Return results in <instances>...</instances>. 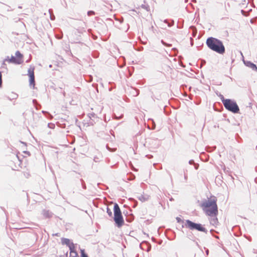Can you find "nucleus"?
Segmentation results:
<instances>
[{
    "instance_id": "obj_13",
    "label": "nucleus",
    "mask_w": 257,
    "mask_h": 257,
    "mask_svg": "<svg viewBox=\"0 0 257 257\" xmlns=\"http://www.w3.org/2000/svg\"><path fill=\"white\" fill-rule=\"evenodd\" d=\"M43 215L46 218H49L52 216V213L49 210H44L43 211Z\"/></svg>"
},
{
    "instance_id": "obj_15",
    "label": "nucleus",
    "mask_w": 257,
    "mask_h": 257,
    "mask_svg": "<svg viewBox=\"0 0 257 257\" xmlns=\"http://www.w3.org/2000/svg\"><path fill=\"white\" fill-rule=\"evenodd\" d=\"M49 13L50 14V19L51 20H54L55 17V16L53 14V11H52V9H49Z\"/></svg>"
},
{
    "instance_id": "obj_31",
    "label": "nucleus",
    "mask_w": 257,
    "mask_h": 257,
    "mask_svg": "<svg viewBox=\"0 0 257 257\" xmlns=\"http://www.w3.org/2000/svg\"><path fill=\"white\" fill-rule=\"evenodd\" d=\"M138 94H139V93H138V92H137V93L136 95H138Z\"/></svg>"
},
{
    "instance_id": "obj_17",
    "label": "nucleus",
    "mask_w": 257,
    "mask_h": 257,
    "mask_svg": "<svg viewBox=\"0 0 257 257\" xmlns=\"http://www.w3.org/2000/svg\"><path fill=\"white\" fill-rule=\"evenodd\" d=\"M214 218H213L211 221V223L213 224H215L216 223H217L218 222V220H217V218L216 217V216L214 217Z\"/></svg>"
},
{
    "instance_id": "obj_18",
    "label": "nucleus",
    "mask_w": 257,
    "mask_h": 257,
    "mask_svg": "<svg viewBox=\"0 0 257 257\" xmlns=\"http://www.w3.org/2000/svg\"><path fill=\"white\" fill-rule=\"evenodd\" d=\"M106 212L110 217L112 216V213L111 212V210L108 207H107Z\"/></svg>"
},
{
    "instance_id": "obj_20",
    "label": "nucleus",
    "mask_w": 257,
    "mask_h": 257,
    "mask_svg": "<svg viewBox=\"0 0 257 257\" xmlns=\"http://www.w3.org/2000/svg\"><path fill=\"white\" fill-rule=\"evenodd\" d=\"M55 124L52 123H49L48 124V127L50 128H54L55 127Z\"/></svg>"
},
{
    "instance_id": "obj_27",
    "label": "nucleus",
    "mask_w": 257,
    "mask_h": 257,
    "mask_svg": "<svg viewBox=\"0 0 257 257\" xmlns=\"http://www.w3.org/2000/svg\"><path fill=\"white\" fill-rule=\"evenodd\" d=\"M206 254H208V253H209V250H208V249H207V250H206Z\"/></svg>"
},
{
    "instance_id": "obj_12",
    "label": "nucleus",
    "mask_w": 257,
    "mask_h": 257,
    "mask_svg": "<svg viewBox=\"0 0 257 257\" xmlns=\"http://www.w3.org/2000/svg\"><path fill=\"white\" fill-rule=\"evenodd\" d=\"M61 242H62V243L63 244H66L68 247L69 246V245L70 244H71V243H72V242H70V239H69L68 238H61Z\"/></svg>"
},
{
    "instance_id": "obj_2",
    "label": "nucleus",
    "mask_w": 257,
    "mask_h": 257,
    "mask_svg": "<svg viewBox=\"0 0 257 257\" xmlns=\"http://www.w3.org/2000/svg\"><path fill=\"white\" fill-rule=\"evenodd\" d=\"M207 47L220 54L224 53L225 49L222 41L213 37H209L206 42Z\"/></svg>"
},
{
    "instance_id": "obj_29",
    "label": "nucleus",
    "mask_w": 257,
    "mask_h": 257,
    "mask_svg": "<svg viewBox=\"0 0 257 257\" xmlns=\"http://www.w3.org/2000/svg\"><path fill=\"white\" fill-rule=\"evenodd\" d=\"M115 117H116V119H118L120 118L121 117V116H120V117H116V116Z\"/></svg>"
},
{
    "instance_id": "obj_23",
    "label": "nucleus",
    "mask_w": 257,
    "mask_h": 257,
    "mask_svg": "<svg viewBox=\"0 0 257 257\" xmlns=\"http://www.w3.org/2000/svg\"><path fill=\"white\" fill-rule=\"evenodd\" d=\"M164 22L165 23L168 24V27H171V26H172V24H171L169 23L168 22V21H167V20H164Z\"/></svg>"
},
{
    "instance_id": "obj_25",
    "label": "nucleus",
    "mask_w": 257,
    "mask_h": 257,
    "mask_svg": "<svg viewBox=\"0 0 257 257\" xmlns=\"http://www.w3.org/2000/svg\"><path fill=\"white\" fill-rule=\"evenodd\" d=\"M189 164L192 165L194 163V162L193 160H191L189 161Z\"/></svg>"
},
{
    "instance_id": "obj_19",
    "label": "nucleus",
    "mask_w": 257,
    "mask_h": 257,
    "mask_svg": "<svg viewBox=\"0 0 257 257\" xmlns=\"http://www.w3.org/2000/svg\"><path fill=\"white\" fill-rule=\"evenodd\" d=\"M81 257H88V255L85 253L84 249H81Z\"/></svg>"
},
{
    "instance_id": "obj_8",
    "label": "nucleus",
    "mask_w": 257,
    "mask_h": 257,
    "mask_svg": "<svg viewBox=\"0 0 257 257\" xmlns=\"http://www.w3.org/2000/svg\"><path fill=\"white\" fill-rule=\"evenodd\" d=\"M243 63L246 66L251 68L253 71L257 72V67L254 64L249 61H243Z\"/></svg>"
},
{
    "instance_id": "obj_16",
    "label": "nucleus",
    "mask_w": 257,
    "mask_h": 257,
    "mask_svg": "<svg viewBox=\"0 0 257 257\" xmlns=\"http://www.w3.org/2000/svg\"><path fill=\"white\" fill-rule=\"evenodd\" d=\"M141 8L146 10L147 11H150V7L148 4H143L141 5Z\"/></svg>"
},
{
    "instance_id": "obj_4",
    "label": "nucleus",
    "mask_w": 257,
    "mask_h": 257,
    "mask_svg": "<svg viewBox=\"0 0 257 257\" xmlns=\"http://www.w3.org/2000/svg\"><path fill=\"white\" fill-rule=\"evenodd\" d=\"M114 211V221L118 227H121L124 224L123 218L121 214V210L118 205L115 203L113 207Z\"/></svg>"
},
{
    "instance_id": "obj_3",
    "label": "nucleus",
    "mask_w": 257,
    "mask_h": 257,
    "mask_svg": "<svg viewBox=\"0 0 257 257\" xmlns=\"http://www.w3.org/2000/svg\"><path fill=\"white\" fill-rule=\"evenodd\" d=\"M221 99L226 109L234 113L239 112V108L235 101L230 99H225L223 95H221Z\"/></svg>"
},
{
    "instance_id": "obj_1",
    "label": "nucleus",
    "mask_w": 257,
    "mask_h": 257,
    "mask_svg": "<svg viewBox=\"0 0 257 257\" xmlns=\"http://www.w3.org/2000/svg\"><path fill=\"white\" fill-rule=\"evenodd\" d=\"M215 197L205 200L201 204V207L207 215L215 217L218 214V207Z\"/></svg>"
},
{
    "instance_id": "obj_30",
    "label": "nucleus",
    "mask_w": 257,
    "mask_h": 257,
    "mask_svg": "<svg viewBox=\"0 0 257 257\" xmlns=\"http://www.w3.org/2000/svg\"><path fill=\"white\" fill-rule=\"evenodd\" d=\"M195 168L196 169H197V168H198L196 166H195Z\"/></svg>"
},
{
    "instance_id": "obj_10",
    "label": "nucleus",
    "mask_w": 257,
    "mask_h": 257,
    "mask_svg": "<svg viewBox=\"0 0 257 257\" xmlns=\"http://www.w3.org/2000/svg\"><path fill=\"white\" fill-rule=\"evenodd\" d=\"M138 199L142 202L148 201L150 199V196L147 194H141L139 195Z\"/></svg>"
},
{
    "instance_id": "obj_9",
    "label": "nucleus",
    "mask_w": 257,
    "mask_h": 257,
    "mask_svg": "<svg viewBox=\"0 0 257 257\" xmlns=\"http://www.w3.org/2000/svg\"><path fill=\"white\" fill-rule=\"evenodd\" d=\"M88 117L90 118V119L91 120V121L89 122L92 125L93 124V122H95V120H97L98 118L96 116V115L94 113H89L88 114Z\"/></svg>"
},
{
    "instance_id": "obj_26",
    "label": "nucleus",
    "mask_w": 257,
    "mask_h": 257,
    "mask_svg": "<svg viewBox=\"0 0 257 257\" xmlns=\"http://www.w3.org/2000/svg\"><path fill=\"white\" fill-rule=\"evenodd\" d=\"M53 235L59 236H60V233H56L55 234H53Z\"/></svg>"
},
{
    "instance_id": "obj_21",
    "label": "nucleus",
    "mask_w": 257,
    "mask_h": 257,
    "mask_svg": "<svg viewBox=\"0 0 257 257\" xmlns=\"http://www.w3.org/2000/svg\"><path fill=\"white\" fill-rule=\"evenodd\" d=\"M94 12L93 11H88L87 12V15L88 16H91L92 15H94Z\"/></svg>"
},
{
    "instance_id": "obj_7",
    "label": "nucleus",
    "mask_w": 257,
    "mask_h": 257,
    "mask_svg": "<svg viewBox=\"0 0 257 257\" xmlns=\"http://www.w3.org/2000/svg\"><path fill=\"white\" fill-rule=\"evenodd\" d=\"M28 74L30 76V85H34L35 76H34V67L31 66L28 69Z\"/></svg>"
},
{
    "instance_id": "obj_11",
    "label": "nucleus",
    "mask_w": 257,
    "mask_h": 257,
    "mask_svg": "<svg viewBox=\"0 0 257 257\" xmlns=\"http://www.w3.org/2000/svg\"><path fill=\"white\" fill-rule=\"evenodd\" d=\"M69 250L70 251V253H73L74 254L75 256H76L77 255V252L75 250V246L73 243H71V244H70L69 246Z\"/></svg>"
},
{
    "instance_id": "obj_28",
    "label": "nucleus",
    "mask_w": 257,
    "mask_h": 257,
    "mask_svg": "<svg viewBox=\"0 0 257 257\" xmlns=\"http://www.w3.org/2000/svg\"><path fill=\"white\" fill-rule=\"evenodd\" d=\"M161 42L162 43V44H163L164 45H166V43L163 41L162 40L161 41Z\"/></svg>"
},
{
    "instance_id": "obj_5",
    "label": "nucleus",
    "mask_w": 257,
    "mask_h": 257,
    "mask_svg": "<svg viewBox=\"0 0 257 257\" xmlns=\"http://www.w3.org/2000/svg\"><path fill=\"white\" fill-rule=\"evenodd\" d=\"M16 57L12 56L10 58L9 56L5 59L4 62H8L9 63L15 64H21L23 63V55L20 51H17L15 53Z\"/></svg>"
},
{
    "instance_id": "obj_6",
    "label": "nucleus",
    "mask_w": 257,
    "mask_h": 257,
    "mask_svg": "<svg viewBox=\"0 0 257 257\" xmlns=\"http://www.w3.org/2000/svg\"><path fill=\"white\" fill-rule=\"evenodd\" d=\"M185 225L186 227L189 228L191 230L196 229L205 233L207 232V229L205 227H203L201 224L193 222L190 220H186Z\"/></svg>"
},
{
    "instance_id": "obj_24",
    "label": "nucleus",
    "mask_w": 257,
    "mask_h": 257,
    "mask_svg": "<svg viewBox=\"0 0 257 257\" xmlns=\"http://www.w3.org/2000/svg\"><path fill=\"white\" fill-rule=\"evenodd\" d=\"M176 220H177L178 222H181L182 221L181 219L179 217H177Z\"/></svg>"
},
{
    "instance_id": "obj_14",
    "label": "nucleus",
    "mask_w": 257,
    "mask_h": 257,
    "mask_svg": "<svg viewBox=\"0 0 257 257\" xmlns=\"http://www.w3.org/2000/svg\"><path fill=\"white\" fill-rule=\"evenodd\" d=\"M18 95L17 94L14 93V92H12L10 94V96H8V98L10 100L14 99H16L18 97Z\"/></svg>"
},
{
    "instance_id": "obj_22",
    "label": "nucleus",
    "mask_w": 257,
    "mask_h": 257,
    "mask_svg": "<svg viewBox=\"0 0 257 257\" xmlns=\"http://www.w3.org/2000/svg\"><path fill=\"white\" fill-rule=\"evenodd\" d=\"M2 75L1 72H0V86H2Z\"/></svg>"
}]
</instances>
